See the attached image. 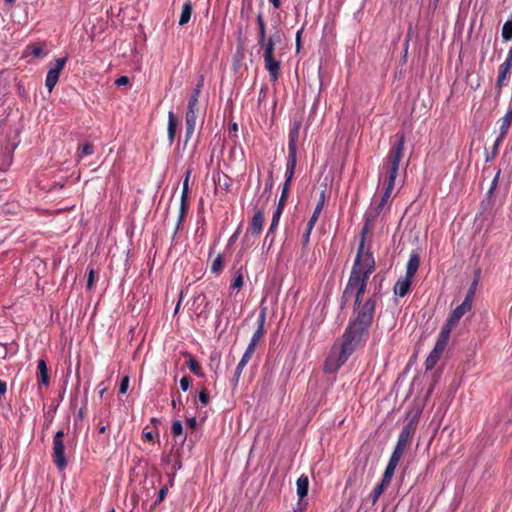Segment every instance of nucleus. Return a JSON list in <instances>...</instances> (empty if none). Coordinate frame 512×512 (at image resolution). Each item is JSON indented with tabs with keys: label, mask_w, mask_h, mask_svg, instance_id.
Masks as SVG:
<instances>
[{
	"label": "nucleus",
	"mask_w": 512,
	"mask_h": 512,
	"mask_svg": "<svg viewBox=\"0 0 512 512\" xmlns=\"http://www.w3.org/2000/svg\"><path fill=\"white\" fill-rule=\"evenodd\" d=\"M375 296L368 298L364 302L354 303V318L350 320L342 339L351 340V343L357 347L365 344L374 318Z\"/></svg>",
	"instance_id": "1"
},
{
	"label": "nucleus",
	"mask_w": 512,
	"mask_h": 512,
	"mask_svg": "<svg viewBox=\"0 0 512 512\" xmlns=\"http://www.w3.org/2000/svg\"><path fill=\"white\" fill-rule=\"evenodd\" d=\"M365 231L363 232V234ZM365 236H362L360 241L356 259L352 267L347 285L342 295L344 304L348 301L349 297L354 293V290L363 283H367L370 275L375 269V260L373 254L365 251Z\"/></svg>",
	"instance_id": "2"
},
{
	"label": "nucleus",
	"mask_w": 512,
	"mask_h": 512,
	"mask_svg": "<svg viewBox=\"0 0 512 512\" xmlns=\"http://www.w3.org/2000/svg\"><path fill=\"white\" fill-rule=\"evenodd\" d=\"M396 137L397 142L391 147L388 155L385 157L381 172L384 184H391V186L395 185L399 164L404 155L405 135L397 133Z\"/></svg>",
	"instance_id": "3"
},
{
	"label": "nucleus",
	"mask_w": 512,
	"mask_h": 512,
	"mask_svg": "<svg viewBox=\"0 0 512 512\" xmlns=\"http://www.w3.org/2000/svg\"><path fill=\"white\" fill-rule=\"evenodd\" d=\"M340 351L338 355L331 354L325 361L324 372L332 374L338 371V369L348 360L352 353L359 347L351 343V340L342 339Z\"/></svg>",
	"instance_id": "4"
},
{
	"label": "nucleus",
	"mask_w": 512,
	"mask_h": 512,
	"mask_svg": "<svg viewBox=\"0 0 512 512\" xmlns=\"http://www.w3.org/2000/svg\"><path fill=\"white\" fill-rule=\"evenodd\" d=\"M263 48V58L266 70L269 72L272 81H276L280 74V61L274 58L275 39L273 36L259 44Z\"/></svg>",
	"instance_id": "5"
},
{
	"label": "nucleus",
	"mask_w": 512,
	"mask_h": 512,
	"mask_svg": "<svg viewBox=\"0 0 512 512\" xmlns=\"http://www.w3.org/2000/svg\"><path fill=\"white\" fill-rule=\"evenodd\" d=\"M64 436L65 431L60 429L55 433L53 437L52 458L54 464L60 471L64 470L67 466V459L65 457V445L63 440Z\"/></svg>",
	"instance_id": "6"
},
{
	"label": "nucleus",
	"mask_w": 512,
	"mask_h": 512,
	"mask_svg": "<svg viewBox=\"0 0 512 512\" xmlns=\"http://www.w3.org/2000/svg\"><path fill=\"white\" fill-rule=\"evenodd\" d=\"M416 430V418H412L401 430L393 453L403 456L405 449L410 445Z\"/></svg>",
	"instance_id": "7"
},
{
	"label": "nucleus",
	"mask_w": 512,
	"mask_h": 512,
	"mask_svg": "<svg viewBox=\"0 0 512 512\" xmlns=\"http://www.w3.org/2000/svg\"><path fill=\"white\" fill-rule=\"evenodd\" d=\"M66 62V57L57 58L55 60V63L50 66L45 80V86L49 92H51L57 84L60 77V73L63 70Z\"/></svg>",
	"instance_id": "8"
},
{
	"label": "nucleus",
	"mask_w": 512,
	"mask_h": 512,
	"mask_svg": "<svg viewBox=\"0 0 512 512\" xmlns=\"http://www.w3.org/2000/svg\"><path fill=\"white\" fill-rule=\"evenodd\" d=\"M472 298H473V291H469L468 294L466 295L464 301L451 312L448 319H450L451 321L458 324V322L462 318V316L471 310Z\"/></svg>",
	"instance_id": "9"
},
{
	"label": "nucleus",
	"mask_w": 512,
	"mask_h": 512,
	"mask_svg": "<svg viewBox=\"0 0 512 512\" xmlns=\"http://www.w3.org/2000/svg\"><path fill=\"white\" fill-rule=\"evenodd\" d=\"M199 116V109L187 108L186 116H185V124H186V133H185V142H188L196 127V122Z\"/></svg>",
	"instance_id": "10"
},
{
	"label": "nucleus",
	"mask_w": 512,
	"mask_h": 512,
	"mask_svg": "<svg viewBox=\"0 0 512 512\" xmlns=\"http://www.w3.org/2000/svg\"><path fill=\"white\" fill-rule=\"evenodd\" d=\"M456 325L457 324L455 322L451 321L450 319H447L446 324L443 326L438 336L435 348L442 351L445 350L450 338L451 331L456 327Z\"/></svg>",
	"instance_id": "11"
},
{
	"label": "nucleus",
	"mask_w": 512,
	"mask_h": 512,
	"mask_svg": "<svg viewBox=\"0 0 512 512\" xmlns=\"http://www.w3.org/2000/svg\"><path fill=\"white\" fill-rule=\"evenodd\" d=\"M456 325L457 324L455 322L451 321L450 319H447L446 324L443 326L438 336L435 348L442 351L445 350L450 338L451 331L456 327Z\"/></svg>",
	"instance_id": "12"
},
{
	"label": "nucleus",
	"mask_w": 512,
	"mask_h": 512,
	"mask_svg": "<svg viewBox=\"0 0 512 512\" xmlns=\"http://www.w3.org/2000/svg\"><path fill=\"white\" fill-rule=\"evenodd\" d=\"M456 325L457 324L455 322L451 321L450 319H447L446 324L443 326L438 336L435 348L442 351L445 350L450 338L451 331L456 327Z\"/></svg>",
	"instance_id": "13"
},
{
	"label": "nucleus",
	"mask_w": 512,
	"mask_h": 512,
	"mask_svg": "<svg viewBox=\"0 0 512 512\" xmlns=\"http://www.w3.org/2000/svg\"><path fill=\"white\" fill-rule=\"evenodd\" d=\"M456 325L457 324L455 322L451 321L450 319H447L446 324L443 326L438 336L435 348L442 351L445 350L450 338L451 331L456 327Z\"/></svg>",
	"instance_id": "14"
},
{
	"label": "nucleus",
	"mask_w": 512,
	"mask_h": 512,
	"mask_svg": "<svg viewBox=\"0 0 512 512\" xmlns=\"http://www.w3.org/2000/svg\"><path fill=\"white\" fill-rule=\"evenodd\" d=\"M263 223H264L263 213H262V211L258 210L257 212H255V214L249 224V227L245 233L244 239L247 240L249 235L260 234V232L262 231Z\"/></svg>",
	"instance_id": "15"
},
{
	"label": "nucleus",
	"mask_w": 512,
	"mask_h": 512,
	"mask_svg": "<svg viewBox=\"0 0 512 512\" xmlns=\"http://www.w3.org/2000/svg\"><path fill=\"white\" fill-rule=\"evenodd\" d=\"M264 323H265V312L262 311L257 319V329L253 333L252 338L250 339V342L248 344V348L256 350V346L260 339L264 336L265 330H264Z\"/></svg>",
	"instance_id": "16"
},
{
	"label": "nucleus",
	"mask_w": 512,
	"mask_h": 512,
	"mask_svg": "<svg viewBox=\"0 0 512 512\" xmlns=\"http://www.w3.org/2000/svg\"><path fill=\"white\" fill-rule=\"evenodd\" d=\"M189 177L190 170L186 172L185 179L183 181V189L181 194L180 213L179 221H181L188 210V193H189Z\"/></svg>",
	"instance_id": "17"
},
{
	"label": "nucleus",
	"mask_w": 512,
	"mask_h": 512,
	"mask_svg": "<svg viewBox=\"0 0 512 512\" xmlns=\"http://www.w3.org/2000/svg\"><path fill=\"white\" fill-rule=\"evenodd\" d=\"M412 279V277H408L407 275L400 277L394 286L395 295L400 297L407 295L411 288Z\"/></svg>",
	"instance_id": "18"
},
{
	"label": "nucleus",
	"mask_w": 512,
	"mask_h": 512,
	"mask_svg": "<svg viewBox=\"0 0 512 512\" xmlns=\"http://www.w3.org/2000/svg\"><path fill=\"white\" fill-rule=\"evenodd\" d=\"M420 265V257L417 252H412L410 254L407 266H406V275L408 277L414 278L418 268Z\"/></svg>",
	"instance_id": "19"
},
{
	"label": "nucleus",
	"mask_w": 512,
	"mask_h": 512,
	"mask_svg": "<svg viewBox=\"0 0 512 512\" xmlns=\"http://www.w3.org/2000/svg\"><path fill=\"white\" fill-rule=\"evenodd\" d=\"M37 368H38L37 379H38L39 385L47 386L49 384V375H48V368H47L45 360L39 359Z\"/></svg>",
	"instance_id": "20"
},
{
	"label": "nucleus",
	"mask_w": 512,
	"mask_h": 512,
	"mask_svg": "<svg viewBox=\"0 0 512 512\" xmlns=\"http://www.w3.org/2000/svg\"><path fill=\"white\" fill-rule=\"evenodd\" d=\"M512 122V108L507 111V113L502 118V124L500 126V135L496 140V145L505 137L508 133L509 127Z\"/></svg>",
	"instance_id": "21"
},
{
	"label": "nucleus",
	"mask_w": 512,
	"mask_h": 512,
	"mask_svg": "<svg viewBox=\"0 0 512 512\" xmlns=\"http://www.w3.org/2000/svg\"><path fill=\"white\" fill-rule=\"evenodd\" d=\"M177 126H178V119H177L176 115L172 111H170L168 113V129H167L168 140H169L170 144H172L174 142Z\"/></svg>",
	"instance_id": "22"
},
{
	"label": "nucleus",
	"mask_w": 512,
	"mask_h": 512,
	"mask_svg": "<svg viewBox=\"0 0 512 512\" xmlns=\"http://www.w3.org/2000/svg\"><path fill=\"white\" fill-rule=\"evenodd\" d=\"M298 136H299V126H295L289 132L288 155H296L297 154Z\"/></svg>",
	"instance_id": "23"
},
{
	"label": "nucleus",
	"mask_w": 512,
	"mask_h": 512,
	"mask_svg": "<svg viewBox=\"0 0 512 512\" xmlns=\"http://www.w3.org/2000/svg\"><path fill=\"white\" fill-rule=\"evenodd\" d=\"M324 203H325V191H322L320 193V197H319L318 203H317V205H316V207L314 209V212H313L311 218L309 219V226H310V228L314 227V225L316 224V222H317V220L319 218V215H320V213L323 210Z\"/></svg>",
	"instance_id": "24"
},
{
	"label": "nucleus",
	"mask_w": 512,
	"mask_h": 512,
	"mask_svg": "<svg viewBox=\"0 0 512 512\" xmlns=\"http://www.w3.org/2000/svg\"><path fill=\"white\" fill-rule=\"evenodd\" d=\"M296 162H297L296 155H288L286 172H285V177H286L285 183H288V185H290L292 178L294 176Z\"/></svg>",
	"instance_id": "25"
},
{
	"label": "nucleus",
	"mask_w": 512,
	"mask_h": 512,
	"mask_svg": "<svg viewBox=\"0 0 512 512\" xmlns=\"http://www.w3.org/2000/svg\"><path fill=\"white\" fill-rule=\"evenodd\" d=\"M297 485V495L300 499L304 498L308 493L309 488V479L306 475H301L296 482Z\"/></svg>",
	"instance_id": "26"
},
{
	"label": "nucleus",
	"mask_w": 512,
	"mask_h": 512,
	"mask_svg": "<svg viewBox=\"0 0 512 512\" xmlns=\"http://www.w3.org/2000/svg\"><path fill=\"white\" fill-rule=\"evenodd\" d=\"M401 458H402V456L392 453V455L389 459V462L386 466L385 472H384V475L387 478L393 477L396 467L399 464V461L401 460Z\"/></svg>",
	"instance_id": "27"
},
{
	"label": "nucleus",
	"mask_w": 512,
	"mask_h": 512,
	"mask_svg": "<svg viewBox=\"0 0 512 512\" xmlns=\"http://www.w3.org/2000/svg\"><path fill=\"white\" fill-rule=\"evenodd\" d=\"M401 458H402V456L392 453V455L389 459V462L386 466L385 472H384V475L387 478L393 477L396 467L399 464V461L401 460Z\"/></svg>",
	"instance_id": "28"
},
{
	"label": "nucleus",
	"mask_w": 512,
	"mask_h": 512,
	"mask_svg": "<svg viewBox=\"0 0 512 512\" xmlns=\"http://www.w3.org/2000/svg\"><path fill=\"white\" fill-rule=\"evenodd\" d=\"M443 352L434 347L425 361L426 370H431L435 367Z\"/></svg>",
	"instance_id": "29"
},
{
	"label": "nucleus",
	"mask_w": 512,
	"mask_h": 512,
	"mask_svg": "<svg viewBox=\"0 0 512 512\" xmlns=\"http://www.w3.org/2000/svg\"><path fill=\"white\" fill-rule=\"evenodd\" d=\"M511 66H512V62L507 59L504 61V63H502L500 65L499 73H498V77H497V85L498 86H501L503 84V82L506 80Z\"/></svg>",
	"instance_id": "30"
},
{
	"label": "nucleus",
	"mask_w": 512,
	"mask_h": 512,
	"mask_svg": "<svg viewBox=\"0 0 512 512\" xmlns=\"http://www.w3.org/2000/svg\"><path fill=\"white\" fill-rule=\"evenodd\" d=\"M385 185V190H384V193L381 197V200H380V203L377 205V208H376V213L379 214L382 209L384 208V206L386 205V203L388 202L393 190H394V186H391V184H384Z\"/></svg>",
	"instance_id": "31"
},
{
	"label": "nucleus",
	"mask_w": 512,
	"mask_h": 512,
	"mask_svg": "<svg viewBox=\"0 0 512 512\" xmlns=\"http://www.w3.org/2000/svg\"><path fill=\"white\" fill-rule=\"evenodd\" d=\"M191 14H192V5L190 2H186L182 7L181 15L179 18V25L183 26V25L187 24L190 21Z\"/></svg>",
	"instance_id": "32"
},
{
	"label": "nucleus",
	"mask_w": 512,
	"mask_h": 512,
	"mask_svg": "<svg viewBox=\"0 0 512 512\" xmlns=\"http://www.w3.org/2000/svg\"><path fill=\"white\" fill-rule=\"evenodd\" d=\"M258 23V44H264V40L266 39V30H265V22L262 14L260 13L257 16Z\"/></svg>",
	"instance_id": "33"
},
{
	"label": "nucleus",
	"mask_w": 512,
	"mask_h": 512,
	"mask_svg": "<svg viewBox=\"0 0 512 512\" xmlns=\"http://www.w3.org/2000/svg\"><path fill=\"white\" fill-rule=\"evenodd\" d=\"M223 268H224L223 257L221 254H218L212 262L211 272L215 275H219L222 272Z\"/></svg>",
	"instance_id": "34"
},
{
	"label": "nucleus",
	"mask_w": 512,
	"mask_h": 512,
	"mask_svg": "<svg viewBox=\"0 0 512 512\" xmlns=\"http://www.w3.org/2000/svg\"><path fill=\"white\" fill-rule=\"evenodd\" d=\"M502 38L505 42L512 39V19L507 20L502 27Z\"/></svg>",
	"instance_id": "35"
},
{
	"label": "nucleus",
	"mask_w": 512,
	"mask_h": 512,
	"mask_svg": "<svg viewBox=\"0 0 512 512\" xmlns=\"http://www.w3.org/2000/svg\"><path fill=\"white\" fill-rule=\"evenodd\" d=\"M282 211L283 210H281V208H276V210H275V212L273 214V218H272V222H271L270 228L268 230V236L274 234V231H275V229L278 226V223H279Z\"/></svg>",
	"instance_id": "36"
},
{
	"label": "nucleus",
	"mask_w": 512,
	"mask_h": 512,
	"mask_svg": "<svg viewBox=\"0 0 512 512\" xmlns=\"http://www.w3.org/2000/svg\"><path fill=\"white\" fill-rule=\"evenodd\" d=\"M94 153V146L90 143H85L78 148L77 155L79 158L92 155Z\"/></svg>",
	"instance_id": "37"
},
{
	"label": "nucleus",
	"mask_w": 512,
	"mask_h": 512,
	"mask_svg": "<svg viewBox=\"0 0 512 512\" xmlns=\"http://www.w3.org/2000/svg\"><path fill=\"white\" fill-rule=\"evenodd\" d=\"M188 367H189L190 371L193 372L195 375H198V376L202 375L200 364L192 356H190L188 359Z\"/></svg>",
	"instance_id": "38"
},
{
	"label": "nucleus",
	"mask_w": 512,
	"mask_h": 512,
	"mask_svg": "<svg viewBox=\"0 0 512 512\" xmlns=\"http://www.w3.org/2000/svg\"><path fill=\"white\" fill-rule=\"evenodd\" d=\"M289 189L290 185H288V183H284L277 208H281V210H283L288 197Z\"/></svg>",
	"instance_id": "39"
},
{
	"label": "nucleus",
	"mask_w": 512,
	"mask_h": 512,
	"mask_svg": "<svg viewBox=\"0 0 512 512\" xmlns=\"http://www.w3.org/2000/svg\"><path fill=\"white\" fill-rule=\"evenodd\" d=\"M366 287H367V283H363L362 285H360L358 288H356L354 290V294H355V301L354 303H361V298L363 296V294L365 293V290H366Z\"/></svg>",
	"instance_id": "40"
},
{
	"label": "nucleus",
	"mask_w": 512,
	"mask_h": 512,
	"mask_svg": "<svg viewBox=\"0 0 512 512\" xmlns=\"http://www.w3.org/2000/svg\"><path fill=\"white\" fill-rule=\"evenodd\" d=\"M246 365L244 364H241V363H238L236 369H235V372H234V376L232 378V383L234 386H237L239 380H240V377H241V374H242V371L243 369L245 368Z\"/></svg>",
	"instance_id": "41"
},
{
	"label": "nucleus",
	"mask_w": 512,
	"mask_h": 512,
	"mask_svg": "<svg viewBox=\"0 0 512 512\" xmlns=\"http://www.w3.org/2000/svg\"><path fill=\"white\" fill-rule=\"evenodd\" d=\"M385 489H383L381 486L377 485L373 492L370 494V499H371V502L372 504H375L379 497L381 496V494L384 492Z\"/></svg>",
	"instance_id": "42"
},
{
	"label": "nucleus",
	"mask_w": 512,
	"mask_h": 512,
	"mask_svg": "<svg viewBox=\"0 0 512 512\" xmlns=\"http://www.w3.org/2000/svg\"><path fill=\"white\" fill-rule=\"evenodd\" d=\"M171 432L174 436H180L183 433V426L180 421H174L171 427Z\"/></svg>",
	"instance_id": "43"
},
{
	"label": "nucleus",
	"mask_w": 512,
	"mask_h": 512,
	"mask_svg": "<svg viewBox=\"0 0 512 512\" xmlns=\"http://www.w3.org/2000/svg\"><path fill=\"white\" fill-rule=\"evenodd\" d=\"M255 350L253 349H250V348H246V351L244 352L241 360L239 363L241 364H244V365H247V363L250 361V359L252 358L253 354H254Z\"/></svg>",
	"instance_id": "44"
},
{
	"label": "nucleus",
	"mask_w": 512,
	"mask_h": 512,
	"mask_svg": "<svg viewBox=\"0 0 512 512\" xmlns=\"http://www.w3.org/2000/svg\"><path fill=\"white\" fill-rule=\"evenodd\" d=\"M199 401L203 405H207L210 401L209 393L206 389H203L199 392Z\"/></svg>",
	"instance_id": "45"
},
{
	"label": "nucleus",
	"mask_w": 512,
	"mask_h": 512,
	"mask_svg": "<svg viewBox=\"0 0 512 512\" xmlns=\"http://www.w3.org/2000/svg\"><path fill=\"white\" fill-rule=\"evenodd\" d=\"M128 387H129V377L125 376L121 380L120 387H119V392L121 394H125L127 392V390H128Z\"/></svg>",
	"instance_id": "46"
},
{
	"label": "nucleus",
	"mask_w": 512,
	"mask_h": 512,
	"mask_svg": "<svg viewBox=\"0 0 512 512\" xmlns=\"http://www.w3.org/2000/svg\"><path fill=\"white\" fill-rule=\"evenodd\" d=\"M243 286V276L241 274H238L231 284V288L233 289H240Z\"/></svg>",
	"instance_id": "47"
},
{
	"label": "nucleus",
	"mask_w": 512,
	"mask_h": 512,
	"mask_svg": "<svg viewBox=\"0 0 512 512\" xmlns=\"http://www.w3.org/2000/svg\"><path fill=\"white\" fill-rule=\"evenodd\" d=\"M29 48L31 50V54L35 57H41L44 54L42 47L39 45H32Z\"/></svg>",
	"instance_id": "48"
},
{
	"label": "nucleus",
	"mask_w": 512,
	"mask_h": 512,
	"mask_svg": "<svg viewBox=\"0 0 512 512\" xmlns=\"http://www.w3.org/2000/svg\"><path fill=\"white\" fill-rule=\"evenodd\" d=\"M191 386V379L188 376L182 377L180 380V387L183 391H187L189 387Z\"/></svg>",
	"instance_id": "49"
},
{
	"label": "nucleus",
	"mask_w": 512,
	"mask_h": 512,
	"mask_svg": "<svg viewBox=\"0 0 512 512\" xmlns=\"http://www.w3.org/2000/svg\"><path fill=\"white\" fill-rule=\"evenodd\" d=\"M203 77H201L196 85V87L194 88V91H193V94L191 95V97H196L197 99H199V96H200V93H201V89H202V86H203Z\"/></svg>",
	"instance_id": "50"
},
{
	"label": "nucleus",
	"mask_w": 512,
	"mask_h": 512,
	"mask_svg": "<svg viewBox=\"0 0 512 512\" xmlns=\"http://www.w3.org/2000/svg\"><path fill=\"white\" fill-rule=\"evenodd\" d=\"M187 108L199 109V99L190 97Z\"/></svg>",
	"instance_id": "51"
},
{
	"label": "nucleus",
	"mask_w": 512,
	"mask_h": 512,
	"mask_svg": "<svg viewBox=\"0 0 512 512\" xmlns=\"http://www.w3.org/2000/svg\"><path fill=\"white\" fill-rule=\"evenodd\" d=\"M129 83V78L127 76H121L119 77L116 81H115V84L117 86H123V85H127Z\"/></svg>",
	"instance_id": "52"
},
{
	"label": "nucleus",
	"mask_w": 512,
	"mask_h": 512,
	"mask_svg": "<svg viewBox=\"0 0 512 512\" xmlns=\"http://www.w3.org/2000/svg\"><path fill=\"white\" fill-rule=\"evenodd\" d=\"M166 493H167V488L166 487H163L160 489L159 493H158V499H157V503H160L164 500L165 496H166Z\"/></svg>",
	"instance_id": "53"
},
{
	"label": "nucleus",
	"mask_w": 512,
	"mask_h": 512,
	"mask_svg": "<svg viewBox=\"0 0 512 512\" xmlns=\"http://www.w3.org/2000/svg\"><path fill=\"white\" fill-rule=\"evenodd\" d=\"M8 351L5 344L0 343V359H5L7 357Z\"/></svg>",
	"instance_id": "54"
},
{
	"label": "nucleus",
	"mask_w": 512,
	"mask_h": 512,
	"mask_svg": "<svg viewBox=\"0 0 512 512\" xmlns=\"http://www.w3.org/2000/svg\"><path fill=\"white\" fill-rule=\"evenodd\" d=\"M93 280H94V271H93V269H91L90 272H89L88 281H87V288L88 289L92 288Z\"/></svg>",
	"instance_id": "55"
},
{
	"label": "nucleus",
	"mask_w": 512,
	"mask_h": 512,
	"mask_svg": "<svg viewBox=\"0 0 512 512\" xmlns=\"http://www.w3.org/2000/svg\"><path fill=\"white\" fill-rule=\"evenodd\" d=\"M391 480L392 478H387L385 475H383L382 481L378 485L385 489L390 484Z\"/></svg>",
	"instance_id": "56"
},
{
	"label": "nucleus",
	"mask_w": 512,
	"mask_h": 512,
	"mask_svg": "<svg viewBox=\"0 0 512 512\" xmlns=\"http://www.w3.org/2000/svg\"><path fill=\"white\" fill-rule=\"evenodd\" d=\"M313 227L310 228L309 226V222L307 223V226H306V230H305V233L303 235V238H304V241L305 242H308L309 241V237H310V233L312 231Z\"/></svg>",
	"instance_id": "57"
},
{
	"label": "nucleus",
	"mask_w": 512,
	"mask_h": 512,
	"mask_svg": "<svg viewBox=\"0 0 512 512\" xmlns=\"http://www.w3.org/2000/svg\"><path fill=\"white\" fill-rule=\"evenodd\" d=\"M196 424H197V421H196V418L195 417H191L189 419H187V425L191 428V429H194L196 427Z\"/></svg>",
	"instance_id": "58"
},
{
	"label": "nucleus",
	"mask_w": 512,
	"mask_h": 512,
	"mask_svg": "<svg viewBox=\"0 0 512 512\" xmlns=\"http://www.w3.org/2000/svg\"><path fill=\"white\" fill-rule=\"evenodd\" d=\"M7 386L6 383L2 380H0V396L4 395L6 393Z\"/></svg>",
	"instance_id": "59"
},
{
	"label": "nucleus",
	"mask_w": 512,
	"mask_h": 512,
	"mask_svg": "<svg viewBox=\"0 0 512 512\" xmlns=\"http://www.w3.org/2000/svg\"><path fill=\"white\" fill-rule=\"evenodd\" d=\"M273 187V181L272 179H270L267 183H266V187H265V193H270L271 189Z\"/></svg>",
	"instance_id": "60"
},
{
	"label": "nucleus",
	"mask_w": 512,
	"mask_h": 512,
	"mask_svg": "<svg viewBox=\"0 0 512 512\" xmlns=\"http://www.w3.org/2000/svg\"><path fill=\"white\" fill-rule=\"evenodd\" d=\"M143 437L147 440V441H152L153 440V433L152 432H143Z\"/></svg>",
	"instance_id": "61"
},
{
	"label": "nucleus",
	"mask_w": 512,
	"mask_h": 512,
	"mask_svg": "<svg viewBox=\"0 0 512 512\" xmlns=\"http://www.w3.org/2000/svg\"><path fill=\"white\" fill-rule=\"evenodd\" d=\"M269 2L275 7V8H279L280 5H281V2L280 0H269Z\"/></svg>",
	"instance_id": "62"
},
{
	"label": "nucleus",
	"mask_w": 512,
	"mask_h": 512,
	"mask_svg": "<svg viewBox=\"0 0 512 512\" xmlns=\"http://www.w3.org/2000/svg\"><path fill=\"white\" fill-rule=\"evenodd\" d=\"M268 240H270V244H272V242L274 241V234L268 236V233H267L265 236V242H267Z\"/></svg>",
	"instance_id": "63"
},
{
	"label": "nucleus",
	"mask_w": 512,
	"mask_h": 512,
	"mask_svg": "<svg viewBox=\"0 0 512 512\" xmlns=\"http://www.w3.org/2000/svg\"><path fill=\"white\" fill-rule=\"evenodd\" d=\"M506 59L512 62V48L509 50V53H508V56Z\"/></svg>",
	"instance_id": "64"
}]
</instances>
